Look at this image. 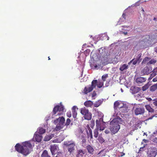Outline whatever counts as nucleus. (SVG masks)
Returning a JSON list of instances; mask_svg holds the SVG:
<instances>
[{
    "mask_svg": "<svg viewBox=\"0 0 157 157\" xmlns=\"http://www.w3.org/2000/svg\"><path fill=\"white\" fill-rule=\"evenodd\" d=\"M15 150L18 153L24 155L26 156L31 152L30 150L32 148L31 144L28 141L22 143V145L17 143L15 146Z\"/></svg>",
    "mask_w": 157,
    "mask_h": 157,
    "instance_id": "obj_1",
    "label": "nucleus"
},
{
    "mask_svg": "<svg viewBox=\"0 0 157 157\" xmlns=\"http://www.w3.org/2000/svg\"><path fill=\"white\" fill-rule=\"evenodd\" d=\"M118 119H121V118L114 119L110 123V129L112 133L113 134L117 132L120 128Z\"/></svg>",
    "mask_w": 157,
    "mask_h": 157,
    "instance_id": "obj_2",
    "label": "nucleus"
},
{
    "mask_svg": "<svg viewBox=\"0 0 157 157\" xmlns=\"http://www.w3.org/2000/svg\"><path fill=\"white\" fill-rule=\"evenodd\" d=\"M150 38L148 36L143 37L140 40L137 44L139 48H147L149 44Z\"/></svg>",
    "mask_w": 157,
    "mask_h": 157,
    "instance_id": "obj_3",
    "label": "nucleus"
},
{
    "mask_svg": "<svg viewBox=\"0 0 157 157\" xmlns=\"http://www.w3.org/2000/svg\"><path fill=\"white\" fill-rule=\"evenodd\" d=\"M97 80H93L91 82V85H88L87 87L86 86L82 91V93L83 94H86L91 92L93 90L94 88H96V86H97Z\"/></svg>",
    "mask_w": 157,
    "mask_h": 157,
    "instance_id": "obj_4",
    "label": "nucleus"
},
{
    "mask_svg": "<svg viewBox=\"0 0 157 157\" xmlns=\"http://www.w3.org/2000/svg\"><path fill=\"white\" fill-rule=\"evenodd\" d=\"M64 145L67 147L68 151L70 154L74 152L75 146V143L74 141L72 140L65 141Z\"/></svg>",
    "mask_w": 157,
    "mask_h": 157,
    "instance_id": "obj_5",
    "label": "nucleus"
},
{
    "mask_svg": "<svg viewBox=\"0 0 157 157\" xmlns=\"http://www.w3.org/2000/svg\"><path fill=\"white\" fill-rule=\"evenodd\" d=\"M80 113L83 116V117L86 120H90L92 118V114L89 110L85 107L82 108L80 109Z\"/></svg>",
    "mask_w": 157,
    "mask_h": 157,
    "instance_id": "obj_6",
    "label": "nucleus"
},
{
    "mask_svg": "<svg viewBox=\"0 0 157 157\" xmlns=\"http://www.w3.org/2000/svg\"><path fill=\"white\" fill-rule=\"evenodd\" d=\"M55 121H59V123L57 124L55 128V130L56 131H59L62 129L64 126V124L65 119L64 117H59V118L57 119Z\"/></svg>",
    "mask_w": 157,
    "mask_h": 157,
    "instance_id": "obj_7",
    "label": "nucleus"
},
{
    "mask_svg": "<svg viewBox=\"0 0 157 157\" xmlns=\"http://www.w3.org/2000/svg\"><path fill=\"white\" fill-rule=\"evenodd\" d=\"M157 155V148L155 147H151L147 152V157H155Z\"/></svg>",
    "mask_w": 157,
    "mask_h": 157,
    "instance_id": "obj_8",
    "label": "nucleus"
},
{
    "mask_svg": "<svg viewBox=\"0 0 157 157\" xmlns=\"http://www.w3.org/2000/svg\"><path fill=\"white\" fill-rule=\"evenodd\" d=\"M64 110L63 106L62 105H57L53 108L52 113L54 115L56 114L57 112L59 111V112H63Z\"/></svg>",
    "mask_w": 157,
    "mask_h": 157,
    "instance_id": "obj_9",
    "label": "nucleus"
},
{
    "mask_svg": "<svg viewBox=\"0 0 157 157\" xmlns=\"http://www.w3.org/2000/svg\"><path fill=\"white\" fill-rule=\"evenodd\" d=\"M152 69L148 67H144L141 71L142 75H147L151 72Z\"/></svg>",
    "mask_w": 157,
    "mask_h": 157,
    "instance_id": "obj_10",
    "label": "nucleus"
},
{
    "mask_svg": "<svg viewBox=\"0 0 157 157\" xmlns=\"http://www.w3.org/2000/svg\"><path fill=\"white\" fill-rule=\"evenodd\" d=\"M50 150L52 155H53L55 154L59 150L58 146L56 144L52 145L51 146Z\"/></svg>",
    "mask_w": 157,
    "mask_h": 157,
    "instance_id": "obj_11",
    "label": "nucleus"
},
{
    "mask_svg": "<svg viewBox=\"0 0 157 157\" xmlns=\"http://www.w3.org/2000/svg\"><path fill=\"white\" fill-rule=\"evenodd\" d=\"M141 90V88L136 86H132L130 89L131 92L133 94H136Z\"/></svg>",
    "mask_w": 157,
    "mask_h": 157,
    "instance_id": "obj_12",
    "label": "nucleus"
},
{
    "mask_svg": "<svg viewBox=\"0 0 157 157\" xmlns=\"http://www.w3.org/2000/svg\"><path fill=\"white\" fill-rule=\"evenodd\" d=\"M86 154V152L85 151L82 149L78 150L77 151L76 157H85Z\"/></svg>",
    "mask_w": 157,
    "mask_h": 157,
    "instance_id": "obj_13",
    "label": "nucleus"
},
{
    "mask_svg": "<svg viewBox=\"0 0 157 157\" xmlns=\"http://www.w3.org/2000/svg\"><path fill=\"white\" fill-rule=\"evenodd\" d=\"M119 109L120 111L122 113H127L128 110L127 106L124 104L123 106L120 107Z\"/></svg>",
    "mask_w": 157,
    "mask_h": 157,
    "instance_id": "obj_14",
    "label": "nucleus"
},
{
    "mask_svg": "<svg viewBox=\"0 0 157 157\" xmlns=\"http://www.w3.org/2000/svg\"><path fill=\"white\" fill-rule=\"evenodd\" d=\"M146 80V78L140 77L136 78V81L137 83L139 84L145 82Z\"/></svg>",
    "mask_w": 157,
    "mask_h": 157,
    "instance_id": "obj_15",
    "label": "nucleus"
},
{
    "mask_svg": "<svg viewBox=\"0 0 157 157\" xmlns=\"http://www.w3.org/2000/svg\"><path fill=\"white\" fill-rule=\"evenodd\" d=\"M144 113V109L142 108H137L135 110V114L136 115L142 114Z\"/></svg>",
    "mask_w": 157,
    "mask_h": 157,
    "instance_id": "obj_16",
    "label": "nucleus"
},
{
    "mask_svg": "<svg viewBox=\"0 0 157 157\" xmlns=\"http://www.w3.org/2000/svg\"><path fill=\"white\" fill-rule=\"evenodd\" d=\"M100 119L99 120H96V125L97 127V128L99 129L100 130L102 131L104 130L105 127H102L101 126V121H100Z\"/></svg>",
    "mask_w": 157,
    "mask_h": 157,
    "instance_id": "obj_17",
    "label": "nucleus"
},
{
    "mask_svg": "<svg viewBox=\"0 0 157 157\" xmlns=\"http://www.w3.org/2000/svg\"><path fill=\"white\" fill-rule=\"evenodd\" d=\"M141 54H139L138 55V57L135 59H132V60H131L130 62V63L132 62V64L133 65H135L137 62H140V58L141 57Z\"/></svg>",
    "mask_w": 157,
    "mask_h": 157,
    "instance_id": "obj_18",
    "label": "nucleus"
},
{
    "mask_svg": "<svg viewBox=\"0 0 157 157\" xmlns=\"http://www.w3.org/2000/svg\"><path fill=\"white\" fill-rule=\"evenodd\" d=\"M86 148L88 152L90 154H93L94 149L93 147L90 145H87L86 147Z\"/></svg>",
    "mask_w": 157,
    "mask_h": 157,
    "instance_id": "obj_19",
    "label": "nucleus"
},
{
    "mask_svg": "<svg viewBox=\"0 0 157 157\" xmlns=\"http://www.w3.org/2000/svg\"><path fill=\"white\" fill-rule=\"evenodd\" d=\"M93 104V102L90 100L86 101L84 103V105L86 107H91Z\"/></svg>",
    "mask_w": 157,
    "mask_h": 157,
    "instance_id": "obj_20",
    "label": "nucleus"
},
{
    "mask_svg": "<svg viewBox=\"0 0 157 157\" xmlns=\"http://www.w3.org/2000/svg\"><path fill=\"white\" fill-rule=\"evenodd\" d=\"M128 67V65L124 64L121 65L119 69L121 71H123L124 70L127 69Z\"/></svg>",
    "mask_w": 157,
    "mask_h": 157,
    "instance_id": "obj_21",
    "label": "nucleus"
},
{
    "mask_svg": "<svg viewBox=\"0 0 157 157\" xmlns=\"http://www.w3.org/2000/svg\"><path fill=\"white\" fill-rule=\"evenodd\" d=\"M42 138V136L39 135H36L35 136V140L38 142H40L41 141Z\"/></svg>",
    "mask_w": 157,
    "mask_h": 157,
    "instance_id": "obj_22",
    "label": "nucleus"
},
{
    "mask_svg": "<svg viewBox=\"0 0 157 157\" xmlns=\"http://www.w3.org/2000/svg\"><path fill=\"white\" fill-rule=\"evenodd\" d=\"M41 157H51L49 155L47 151L46 150H44L43 152L41 155Z\"/></svg>",
    "mask_w": 157,
    "mask_h": 157,
    "instance_id": "obj_23",
    "label": "nucleus"
},
{
    "mask_svg": "<svg viewBox=\"0 0 157 157\" xmlns=\"http://www.w3.org/2000/svg\"><path fill=\"white\" fill-rule=\"evenodd\" d=\"M157 89V83L155 84L152 86L150 87V90L151 91H154Z\"/></svg>",
    "mask_w": 157,
    "mask_h": 157,
    "instance_id": "obj_24",
    "label": "nucleus"
},
{
    "mask_svg": "<svg viewBox=\"0 0 157 157\" xmlns=\"http://www.w3.org/2000/svg\"><path fill=\"white\" fill-rule=\"evenodd\" d=\"M53 137L52 135H49L46 136L44 139V140L45 141H48L51 140Z\"/></svg>",
    "mask_w": 157,
    "mask_h": 157,
    "instance_id": "obj_25",
    "label": "nucleus"
},
{
    "mask_svg": "<svg viewBox=\"0 0 157 157\" xmlns=\"http://www.w3.org/2000/svg\"><path fill=\"white\" fill-rule=\"evenodd\" d=\"M151 72H152V73L150 75V77L148 78V80L149 81L151 79L154 77L155 76L157 75V73H155L153 70H152L151 71Z\"/></svg>",
    "mask_w": 157,
    "mask_h": 157,
    "instance_id": "obj_26",
    "label": "nucleus"
},
{
    "mask_svg": "<svg viewBox=\"0 0 157 157\" xmlns=\"http://www.w3.org/2000/svg\"><path fill=\"white\" fill-rule=\"evenodd\" d=\"M145 108L149 112H153L154 110L149 105H147L145 106Z\"/></svg>",
    "mask_w": 157,
    "mask_h": 157,
    "instance_id": "obj_27",
    "label": "nucleus"
},
{
    "mask_svg": "<svg viewBox=\"0 0 157 157\" xmlns=\"http://www.w3.org/2000/svg\"><path fill=\"white\" fill-rule=\"evenodd\" d=\"M97 86L98 88H101L103 86V81L99 80L98 81Z\"/></svg>",
    "mask_w": 157,
    "mask_h": 157,
    "instance_id": "obj_28",
    "label": "nucleus"
},
{
    "mask_svg": "<svg viewBox=\"0 0 157 157\" xmlns=\"http://www.w3.org/2000/svg\"><path fill=\"white\" fill-rule=\"evenodd\" d=\"M45 132V130L43 128H39L38 133L40 134H42Z\"/></svg>",
    "mask_w": 157,
    "mask_h": 157,
    "instance_id": "obj_29",
    "label": "nucleus"
},
{
    "mask_svg": "<svg viewBox=\"0 0 157 157\" xmlns=\"http://www.w3.org/2000/svg\"><path fill=\"white\" fill-rule=\"evenodd\" d=\"M99 128H96L94 129V137L96 138L98 136V131L99 130Z\"/></svg>",
    "mask_w": 157,
    "mask_h": 157,
    "instance_id": "obj_30",
    "label": "nucleus"
},
{
    "mask_svg": "<svg viewBox=\"0 0 157 157\" xmlns=\"http://www.w3.org/2000/svg\"><path fill=\"white\" fill-rule=\"evenodd\" d=\"M157 62V60L154 59H152L150 60L149 62L147 63V64L149 65L151 64H154Z\"/></svg>",
    "mask_w": 157,
    "mask_h": 157,
    "instance_id": "obj_31",
    "label": "nucleus"
},
{
    "mask_svg": "<svg viewBox=\"0 0 157 157\" xmlns=\"http://www.w3.org/2000/svg\"><path fill=\"white\" fill-rule=\"evenodd\" d=\"M98 140L101 144L103 143L105 141L104 139L101 136H98Z\"/></svg>",
    "mask_w": 157,
    "mask_h": 157,
    "instance_id": "obj_32",
    "label": "nucleus"
},
{
    "mask_svg": "<svg viewBox=\"0 0 157 157\" xmlns=\"http://www.w3.org/2000/svg\"><path fill=\"white\" fill-rule=\"evenodd\" d=\"M151 58H150L148 57H146L145 58H144L142 62V63H146L147 61H148L151 59Z\"/></svg>",
    "mask_w": 157,
    "mask_h": 157,
    "instance_id": "obj_33",
    "label": "nucleus"
},
{
    "mask_svg": "<svg viewBox=\"0 0 157 157\" xmlns=\"http://www.w3.org/2000/svg\"><path fill=\"white\" fill-rule=\"evenodd\" d=\"M89 133H88L87 134L88 138H89L90 137V139L93 138V135L91 129L89 130Z\"/></svg>",
    "mask_w": 157,
    "mask_h": 157,
    "instance_id": "obj_34",
    "label": "nucleus"
},
{
    "mask_svg": "<svg viewBox=\"0 0 157 157\" xmlns=\"http://www.w3.org/2000/svg\"><path fill=\"white\" fill-rule=\"evenodd\" d=\"M120 105L119 102L118 101H116L114 104V108H117V107H118Z\"/></svg>",
    "mask_w": 157,
    "mask_h": 157,
    "instance_id": "obj_35",
    "label": "nucleus"
},
{
    "mask_svg": "<svg viewBox=\"0 0 157 157\" xmlns=\"http://www.w3.org/2000/svg\"><path fill=\"white\" fill-rule=\"evenodd\" d=\"M108 74H105L102 75L101 77V78L103 81H105L106 78L108 77Z\"/></svg>",
    "mask_w": 157,
    "mask_h": 157,
    "instance_id": "obj_36",
    "label": "nucleus"
},
{
    "mask_svg": "<svg viewBox=\"0 0 157 157\" xmlns=\"http://www.w3.org/2000/svg\"><path fill=\"white\" fill-rule=\"evenodd\" d=\"M72 116L74 118L76 117L77 115V113L76 111L73 110L72 111Z\"/></svg>",
    "mask_w": 157,
    "mask_h": 157,
    "instance_id": "obj_37",
    "label": "nucleus"
},
{
    "mask_svg": "<svg viewBox=\"0 0 157 157\" xmlns=\"http://www.w3.org/2000/svg\"><path fill=\"white\" fill-rule=\"evenodd\" d=\"M100 105V103L99 101L96 102L94 104V106L95 107H97Z\"/></svg>",
    "mask_w": 157,
    "mask_h": 157,
    "instance_id": "obj_38",
    "label": "nucleus"
},
{
    "mask_svg": "<svg viewBox=\"0 0 157 157\" xmlns=\"http://www.w3.org/2000/svg\"><path fill=\"white\" fill-rule=\"evenodd\" d=\"M71 122V121L69 118H67L66 120V123L65 124V125L68 126L70 124Z\"/></svg>",
    "mask_w": 157,
    "mask_h": 157,
    "instance_id": "obj_39",
    "label": "nucleus"
},
{
    "mask_svg": "<svg viewBox=\"0 0 157 157\" xmlns=\"http://www.w3.org/2000/svg\"><path fill=\"white\" fill-rule=\"evenodd\" d=\"M90 52V49H86V50L84 52V53L86 55V56H87V55H89Z\"/></svg>",
    "mask_w": 157,
    "mask_h": 157,
    "instance_id": "obj_40",
    "label": "nucleus"
},
{
    "mask_svg": "<svg viewBox=\"0 0 157 157\" xmlns=\"http://www.w3.org/2000/svg\"><path fill=\"white\" fill-rule=\"evenodd\" d=\"M148 88V86L147 85H145L142 87V90L143 91H145Z\"/></svg>",
    "mask_w": 157,
    "mask_h": 157,
    "instance_id": "obj_41",
    "label": "nucleus"
},
{
    "mask_svg": "<svg viewBox=\"0 0 157 157\" xmlns=\"http://www.w3.org/2000/svg\"><path fill=\"white\" fill-rule=\"evenodd\" d=\"M97 95V94L96 93V92L95 91H94L92 93V98H93V99H94V98Z\"/></svg>",
    "mask_w": 157,
    "mask_h": 157,
    "instance_id": "obj_42",
    "label": "nucleus"
},
{
    "mask_svg": "<svg viewBox=\"0 0 157 157\" xmlns=\"http://www.w3.org/2000/svg\"><path fill=\"white\" fill-rule=\"evenodd\" d=\"M67 115L68 117H70L71 116V111H68L67 113Z\"/></svg>",
    "mask_w": 157,
    "mask_h": 157,
    "instance_id": "obj_43",
    "label": "nucleus"
},
{
    "mask_svg": "<svg viewBox=\"0 0 157 157\" xmlns=\"http://www.w3.org/2000/svg\"><path fill=\"white\" fill-rule=\"evenodd\" d=\"M145 147V146H144L143 147H140L138 153H140V151H144V148Z\"/></svg>",
    "mask_w": 157,
    "mask_h": 157,
    "instance_id": "obj_44",
    "label": "nucleus"
},
{
    "mask_svg": "<svg viewBox=\"0 0 157 157\" xmlns=\"http://www.w3.org/2000/svg\"><path fill=\"white\" fill-rule=\"evenodd\" d=\"M152 141L154 143L157 144V137H155L152 140Z\"/></svg>",
    "mask_w": 157,
    "mask_h": 157,
    "instance_id": "obj_45",
    "label": "nucleus"
},
{
    "mask_svg": "<svg viewBox=\"0 0 157 157\" xmlns=\"http://www.w3.org/2000/svg\"><path fill=\"white\" fill-rule=\"evenodd\" d=\"M78 108H77V107L76 106H74L72 108V111L73 110H75L76 111V110H78Z\"/></svg>",
    "mask_w": 157,
    "mask_h": 157,
    "instance_id": "obj_46",
    "label": "nucleus"
},
{
    "mask_svg": "<svg viewBox=\"0 0 157 157\" xmlns=\"http://www.w3.org/2000/svg\"><path fill=\"white\" fill-rule=\"evenodd\" d=\"M82 142L83 143H85L86 142V140L84 137L82 136Z\"/></svg>",
    "mask_w": 157,
    "mask_h": 157,
    "instance_id": "obj_47",
    "label": "nucleus"
},
{
    "mask_svg": "<svg viewBox=\"0 0 157 157\" xmlns=\"http://www.w3.org/2000/svg\"><path fill=\"white\" fill-rule=\"evenodd\" d=\"M152 81L153 82H157V76L155 77L152 79Z\"/></svg>",
    "mask_w": 157,
    "mask_h": 157,
    "instance_id": "obj_48",
    "label": "nucleus"
},
{
    "mask_svg": "<svg viewBox=\"0 0 157 157\" xmlns=\"http://www.w3.org/2000/svg\"><path fill=\"white\" fill-rule=\"evenodd\" d=\"M153 20L155 21V23L156 24V25H157V17H154L153 19Z\"/></svg>",
    "mask_w": 157,
    "mask_h": 157,
    "instance_id": "obj_49",
    "label": "nucleus"
},
{
    "mask_svg": "<svg viewBox=\"0 0 157 157\" xmlns=\"http://www.w3.org/2000/svg\"><path fill=\"white\" fill-rule=\"evenodd\" d=\"M152 70L156 73H157V67L154 68Z\"/></svg>",
    "mask_w": 157,
    "mask_h": 157,
    "instance_id": "obj_50",
    "label": "nucleus"
},
{
    "mask_svg": "<svg viewBox=\"0 0 157 157\" xmlns=\"http://www.w3.org/2000/svg\"><path fill=\"white\" fill-rule=\"evenodd\" d=\"M153 104L155 106H157V100H156L155 101L153 102Z\"/></svg>",
    "mask_w": 157,
    "mask_h": 157,
    "instance_id": "obj_51",
    "label": "nucleus"
},
{
    "mask_svg": "<svg viewBox=\"0 0 157 157\" xmlns=\"http://www.w3.org/2000/svg\"><path fill=\"white\" fill-rule=\"evenodd\" d=\"M155 116H153L150 117L149 118H148V120H151V119H152L153 117H154Z\"/></svg>",
    "mask_w": 157,
    "mask_h": 157,
    "instance_id": "obj_52",
    "label": "nucleus"
},
{
    "mask_svg": "<svg viewBox=\"0 0 157 157\" xmlns=\"http://www.w3.org/2000/svg\"><path fill=\"white\" fill-rule=\"evenodd\" d=\"M154 51L155 52L157 53V46L154 48Z\"/></svg>",
    "mask_w": 157,
    "mask_h": 157,
    "instance_id": "obj_53",
    "label": "nucleus"
},
{
    "mask_svg": "<svg viewBox=\"0 0 157 157\" xmlns=\"http://www.w3.org/2000/svg\"><path fill=\"white\" fill-rule=\"evenodd\" d=\"M126 15L124 13H123L122 15V17H123L125 18Z\"/></svg>",
    "mask_w": 157,
    "mask_h": 157,
    "instance_id": "obj_54",
    "label": "nucleus"
},
{
    "mask_svg": "<svg viewBox=\"0 0 157 157\" xmlns=\"http://www.w3.org/2000/svg\"><path fill=\"white\" fill-rule=\"evenodd\" d=\"M109 131L108 130H105V132L106 133L108 134L109 133Z\"/></svg>",
    "mask_w": 157,
    "mask_h": 157,
    "instance_id": "obj_55",
    "label": "nucleus"
},
{
    "mask_svg": "<svg viewBox=\"0 0 157 157\" xmlns=\"http://www.w3.org/2000/svg\"><path fill=\"white\" fill-rule=\"evenodd\" d=\"M125 155V153H122V154H121V156H122Z\"/></svg>",
    "mask_w": 157,
    "mask_h": 157,
    "instance_id": "obj_56",
    "label": "nucleus"
},
{
    "mask_svg": "<svg viewBox=\"0 0 157 157\" xmlns=\"http://www.w3.org/2000/svg\"><path fill=\"white\" fill-rule=\"evenodd\" d=\"M143 140V141H144L145 143H146L147 142V140L145 139H144Z\"/></svg>",
    "mask_w": 157,
    "mask_h": 157,
    "instance_id": "obj_57",
    "label": "nucleus"
},
{
    "mask_svg": "<svg viewBox=\"0 0 157 157\" xmlns=\"http://www.w3.org/2000/svg\"><path fill=\"white\" fill-rule=\"evenodd\" d=\"M151 100H152V99H151V98H148V100L149 101H151Z\"/></svg>",
    "mask_w": 157,
    "mask_h": 157,
    "instance_id": "obj_58",
    "label": "nucleus"
},
{
    "mask_svg": "<svg viewBox=\"0 0 157 157\" xmlns=\"http://www.w3.org/2000/svg\"><path fill=\"white\" fill-rule=\"evenodd\" d=\"M123 33L125 34V35H126L127 34V32H124Z\"/></svg>",
    "mask_w": 157,
    "mask_h": 157,
    "instance_id": "obj_59",
    "label": "nucleus"
},
{
    "mask_svg": "<svg viewBox=\"0 0 157 157\" xmlns=\"http://www.w3.org/2000/svg\"><path fill=\"white\" fill-rule=\"evenodd\" d=\"M94 67L95 68H97L98 67L97 65H95Z\"/></svg>",
    "mask_w": 157,
    "mask_h": 157,
    "instance_id": "obj_60",
    "label": "nucleus"
},
{
    "mask_svg": "<svg viewBox=\"0 0 157 157\" xmlns=\"http://www.w3.org/2000/svg\"><path fill=\"white\" fill-rule=\"evenodd\" d=\"M137 95L138 96V97L139 96H141V94H138Z\"/></svg>",
    "mask_w": 157,
    "mask_h": 157,
    "instance_id": "obj_61",
    "label": "nucleus"
},
{
    "mask_svg": "<svg viewBox=\"0 0 157 157\" xmlns=\"http://www.w3.org/2000/svg\"><path fill=\"white\" fill-rule=\"evenodd\" d=\"M48 60H50V57L49 56L48 57Z\"/></svg>",
    "mask_w": 157,
    "mask_h": 157,
    "instance_id": "obj_62",
    "label": "nucleus"
},
{
    "mask_svg": "<svg viewBox=\"0 0 157 157\" xmlns=\"http://www.w3.org/2000/svg\"><path fill=\"white\" fill-rule=\"evenodd\" d=\"M142 11L143 12H144V9H142Z\"/></svg>",
    "mask_w": 157,
    "mask_h": 157,
    "instance_id": "obj_63",
    "label": "nucleus"
},
{
    "mask_svg": "<svg viewBox=\"0 0 157 157\" xmlns=\"http://www.w3.org/2000/svg\"><path fill=\"white\" fill-rule=\"evenodd\" d=\"M58 115H60L59 114H58Z\"/></svg>",
    "mask_w": 157,
    "mask_h": 157,
    "instance_id": "obj_64",
    "label": "nucleus"
}]
</instances>
